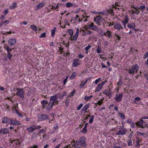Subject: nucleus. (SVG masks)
<instances>
[{"label":"nucleus","mask_w":148,"mask_h":148,"mask_svg":"<svg viewBox=\"0 0 148 148\" xmlns=\"http://www.w3.org/2000/svg\"><path fill=\"white\" fill-rule=\"evenodd\" d=\"M109 25L111 26H113L114 28L116 29L117 30H120L123 29V28L121 24L118 22H113V23H110Z\"/></svg>","instance_id":"3"},{"label":"nucleus","mask_w":148,"mask_h":148,"mask_svg":"<svg viewBox=\"0 0 148 148\" xmlns=\"http://www.w3.org/2000/svg\"><path fill=\"white\" fill-rule=\"evenodd\" d=\"M68 31L70 36H72L73 34V30L71 29H69L68 30Z\"/></svg>","instance_id":"44"},{"label":"nucleus","mask_w":148,"mask_h":148,"mask_svg":"<svg viewBox=\"0 0 148 148\" xmlns=\"http://www.w3.org/2000/svg\"><path fill=\"white\" fill-rule=\"evenodd\" d=\"M38 146L36 145H34L30 147L29 148H37Z\"/></svg>","instance_id":"64"},{"label":"nucleus","mask_w":148,"mask_h":148,"mask_svg":"<svg viewBox=\"0 0 148 148\" xmlns=\"http://www.w3.org/2000/svg\"><path fill=\"white\" fill-rule=\"evenodd\" d=\"M103 103V100L102 99L101 100L98 101V104L100 106Z\"/></svg>","instance_id":"53"},{"label":"nucleus","mask_w":148,"mask_h":148,"mask_svg":"<svg viewBox=\"0 0 148 148\" xmlns=\"http://www.w3.org/2000/svg\"><path fill=\"white\" fill-rule=\"evenodd\" d=\"M127 27L129 28L133 29L135 27V23H128L127 24Z\"/></svg>","instance_id":"23"},{"label":"nucleus","mask_w":148,"mask_h":148,"mask_svg":"<svg viewBox=\"0 0 148 148\" xmlns=\"http://www.w3.org/2000/svg\"><path fill=\"white\" fill-rule=\"evenodd\" d=\"M74 5L73 4L70 2L67 3L66 4V6L68 8H69L70 7H72Z\"/></svg>","instance_id":"37"},{"label":"nucleus","mask_w":148,"mask_h":148,"mask_svg":"<svg viewBox=\"0 0 148 148\" xmlns=\"http://www.w3.org/2000/svg\"><path fill=\"white\" fill-rule=\"evenodd\" d=\"M84 56L82 54H79L78 55V57L79 58L82 59L83 58Z\"/></svg>","instance_id":"56"},{"label":"nucleus","mask_w":148,"mask_h":148,"mask_svg":"<svg viewBox=\"0 0 148 148\" xmlns=\"http://www.w3.org/2000/svg\"><path fill=\"white\" fill-rule=\"evenodd\" d=\"M83 104L82 103L80 104L77 107V109L78 110H80L82 107L83 106Z\"/></svg>","instance_id":"48"},{"label":"nucleus","mask_w":148,"mask_h":148,"mask_svg":"<svg viewBox=\"0 0 148 148\" xmlns=\"http://www.w3.org/2000/svg\"><path fill=\"white\" fill-rule=\"evenodd\" d=\"M132 13L133 14H136L138 15L140 13V11L137 10H132Z\"/></svg>","instance_id":"32"},{"label":"nucleus","mask_w":148,"mask_h":148,"mask_svg":"<svg viewBox=\"0 0 148 148\" xmlns=\"http://www.w3.org/2000/svg\"><path fill=\"white\" fill-rule=\"evenodd\" d=\"M76 32L75 35L73 37V40L74 41H76L77 39V38L79 35V32H80L82 31V29L80 28V30L78 28L76 29Z\"/></svg>","instance_id":"10"},{"label":"nucleus","mask_w":148,"mask_h":148,"mask_svg":"<svg viewBox=\"0 0 148 148\" xmlns=\"http://www.w3.org/2000/svg\"><path fill=\"white\" fill-rule=\"evenodd\" d=\"M140 140L139 138H137L136 140V146L137 147H139L140 146Z\"/></svg>","instance_id":"39"},{"label":"nucleus","mask_w":148,"mask_h":148,"mask_svg":"<svg viewBox=\"0 0 148 148\" xmlns=\"http://www.w3.org/2000/svg\"><path fill=\"white\" fill-rule=\"evenodd\" d=\"M90 104L89 103H88L86 105L84 106V107L82 108V110L83 111H86V110L89 108Z\"/></svg>","instance_id":"28"},{"label":"nucleus","mask_w":148,"mask_h":148,"mask_svg":"<svg viewBox=\"0 0 148 148\" xmlns=\"http://www.w3.org/2000/svg\"><path fill=\"white\" fill-rule=\"evenodd\" d=\"M92 47V46L91 45H88V46L87 47H85V49L86 51H88V49H89L90 48H91Z\"/></svg>","instance_id":"49"},{"label":"nucleus","mask_w":148,"mask_h":148,"mask_svg":"<svg viewBox=\"0 0 148 148\" xmlns=\"http://www.w3.org/2000/svg\"><path fill=\"white\" fill-rule=\"evenodd\" d=\"M46 35V33L45 32H44L42 34L40 35L39 36L40 38H42L45 37Z\"/></svg>","instance_id":"55"},{"label":"nucleus","mask_w":148,"mask_h":148,"mask_svg":"<svg viewBox=\"0 0 148 148\" xmlns=\"http://www.w3.org/2000/svg\"><path fill=\"white\" fill-rule=\"evenodd\" d=\"M56 29V27H55L51 31V35L53 37L55 35Z\"/></svg>","instance_id":"38"},{"label":"nucleus","mask_w":148,"mask_h":148,"mask_svg":"<svg viewBox=\"0 0 148 148\" xmlns=\"http://www.w3.org/2000/svg\"><path fill=\"white\" fill-rule=\"evenodd\" d=\"M94 119V116L92 115L90 117V120L89 121V123H92L93 121V119Z\"/></svg>","instance_id":"43"},{"label":"nucleus","mask_w":148,"mask_h":148,"mask_svg":"<svg viewBox=\"0 0 148 148\" xmlns=\"http://www.w3.org/2000/svg\"><path fill=\"white\" fill-rule=\"evenodd\" d=\"M79 59H74L73 62L72 66L73 67L77 66L79 65Z\"/></svg>","instance_id":"21"},{"label":"nucleus","mask_w":148,"mask_h":148,"mask_svg":"<svg viewBox=\"0 0 148 148\" xmlns=\"http://www.w3.org/2000/svg\"><path fill=\"white\" fill-rule=\"evenodd\" d=\"M148 56V52H147L144 55V58L145 59Z\"/></svg>","instance_id":"61"},{"label":"nucleus","mask_w":148,"mask_h":148,"mask_svg":"<svg viewBox=\"0 0 148 148\" xmlns=\"http://www.w3.org/2000/svg\"><path fill=\"white\" fill-rule=\"evenodd\" d=\"M4 48L7 50V53H8V52H10V51H12V49L10 48L8 46H7L6 47H5Z\"/></svg>","instance_id":"41"},{"label":"nucleus","mask_w":148,"mask_h":148,"mask_svg":"<svg viewBox=\"0 0 148 148\" xmlns=\"http://www.w3.org/2000/svg\"><path fill=\"white\" fill-rule=\"evenodd\" d=\"M118 5V3L117 2L115 3L114 5H113L112 6L113 8H117V7L116 6Z\"/></svg>","instance_id":"58"},{"label":"nucleus","mask_w":148,"mask_h":148,"mask_svg":"<svg viewBox=\"0 0 148 148\" xmlns=\"http://www.w3.org/2000/svg\"><path fill=\"white\" fill-rule=\"evenodd\" d=\"M112 32L109 31H107L106 32L100 34L101 36H103L105 35L109 38L112 37V34H111Z\"/></svg>","instance_id":"19"},{"label":"nucleus","mask_w":148,"mask_h":148,"mask_svg":"<svg viewBox=\"0 0 148 148\" xmlns=\"http://www.w3.org/2000/svg\"><path fill=\"white\" fill-rule=\"evenodd\" d=\"M48 118V116L47 115H42L39 117V119L40 121H42Z\"/></svg>","instance_id":"22"},{"label":"nucleus","mask_w":148,"mask_h":148,"mask_svg":"<svg viewBox=\"0 0 148 148\" xmlns=\"http://www.w3.org/2000/svg\"><path fill=\"white\" fill-rule=\"evenodd\" d=\"M130 20L128 16L127 15H125L124 17L123 18V21H121V22L124 26V28H126V25L128 23V22Z\"/></svg>","instance_id":"5"},{"label":"nucleus","mask_w":148,"mask_h":148,"mask_svg":"<svg viewBox=\"0 0 148 148\" xmlns=\"http://www.w3.org/2000/svg\"><path fill=\"white\" fill-rule=\"evenodd\" d=\"M118 114L120 116L122 119H125V117L124 114L120 112H118Z\"/></svg>","instance_id":"34"},{"label":"nucleus","mask_w":148,"mask_h":148,"mask_svg":"<svg viewBox=\"0 0 148 148\" xmlns=\"http://www.w3.org/2000/svg\"><path fill=\"white\" fill-rule=\"evenodd\" d=\"M138 134L139 135L142 136H144L145 135V133H140V132H138Z\"/></svg>","instance_id":"62"},{"label":"nucleus","mask_w":148,"mask_h":148,"mask_svg":"<svg viewBox=\"0 0 148 148\" xmlns=\"http://www.w3.org/2000/svg\"><path fill=\"white\" fill-rule=\"evenodd\" d=\"M57 95H54L51 97L50 99V102L46 107V109L48 110H50L53 107V105L58 104V101L57 100Z\"/></svg>","instance_id":"2"},{"label":"nucleus","mask_w":148,"mask_h":148,"mask_svg":"<svg viewBox=\"0 0 148 148\" xmlns=\"http://www.w3.org/2000/svg\"><path fill=\"white\" fill-rule=\"evenodd\" d=\"M87 82V80H86L85 81H82L81 83L80 84V88H82L84 87L86 83Z\"/></svg>","instance_id":"31"},{"label":"nucleus","mask_w":148,"mask_h":148,"mask_svg":"<svg viewBox=\"0 0 148 148\" xmlns=\"http://www.w3.org/2000/svg\"><path fill=\"white\" fill-rule=\"evenodd\" d=\"M20 124V123L18 121L15 120L11 119L10 124L13 125H18Z\"/></svg>","instance_id":"18"},{"label":"nucleus","mask_w":148,"mask_h":148,"mask_svg":"<svg viewBox=\"0 0 148 148\" xmlns=\"http://www.w3.org/2000/svg\"><path fill=\"white\" fill-rule=\"evenodd\" d=\"M123 97L122 94H117L116 95L115 99L117 102H120L122 99Z\"/></svg>","instance_id":"13"},{"label":"nucleus","mask_w":148,"mask_h":148,"mask_svg":"<svg viewBox=\"0 0 148 148\" xmlns=\"http://www.w3.org/2000/svg\"><path fill=\"white\" fill-rule=\"evenodd\" d=\"M75 92V90H73V91L72 92H71L69 94V95H68V97H71L72 96H73V95Z\"/></svg>","instance_id":"42"},{"label":"nucleus","mask_w":148,"mask_h":148,"mask_svg":"<svg viewBox=\"0 0 148 148\" xmlns=\"http://www.w3.org/2000/svg\"><path fill=\"white\" fill-rule=\"evenodd\" d=\"M103 21V19L100 16H97L94 18V21L98 25H100L99 23H101Z\"/></svg>","instance_id":"7"},{"label":"nucleus","mask_w":148,"mask_h":148,"mask_svg":"<svg viewBox=\"0 0 148 148\" xmlns=\"http://www.w3.org/2000/svg\"><path fill=\"white\" fill-rule=\"evenodd\" d=\"M45 5V4L43 2L40 3L36 8V10H38L40 8L43 7Z\"/></svg>","instance_id":"24"},{"label":"nucleus","mask_w":148,"mask_h":148,"mask_svg":"<svg viewBox=\"0 0 148 148\" xmlns=\"http://www.w3.org/2000/svg\"><path fill=\"white\" fill-rule=\"evenodd\" d=\"M10 121L11 119L7 117H4L2 119V122L3 123L10 124Z\"/></svg>","instance_id":"17"},{"label":"nucleus","mask_w":148,"mask_h":148,"mask_svg":"<svg viewBox=\"0 0 148 148\" xmlns=\"http://www.w3.org/2000/svg\"><path fill=\"white\" fill-rule=\"evenodd\" d=\"M145 5H140L139 9L140 10L142 11H143V10L145 9Z\"/></svg>","instance_id":"40"},{"label":"nucleus","mask_w":148,"mask_h":148,"mask_svg":"<svg viewBox=\"0 0 148 148\" xmlns=\"http://www.w3.org/2000/svg\"><path fill=\"white\" fill-rule=\"evenodd\" d=\"M138 68V65L136 64L129 69V73H134L135 72H136Z\"/></svg>","instance_id":"6"},{"label":"nucleus","mask_w":148,"mask_h":148,"mask_svg":"<svg viewBox=\"0 0 148 148\" xmlns=\"http://www.w3.org/2000/svg\"><path fill=\"white\" fill-rule=\"evenodd\" d=\"M7 53L8 58L9 59H10L12 56V55L10 54V52H8V53Z\"/></svg>","instance_id":"51"},{"label":"nucleus","mask_w":148,"mask_h":148,"mask_svg":"<svg viewBox=\"0 0 148 148\" xmlns=\"http://www.w3.org/2000/svg\"><path fill=\"white\" fill-rule=\"evenodd\" d=\"M76 76V73L75 72H73L70 77L71 79H74Z\"/></svg>","instance_id":"30"},{"label":"nucleus","mask_w":148,"mask_h":148,"mask_svg":"<svg viewBox=\"0 0 148 148\" xmlns=\"http://www.w3.org/2000/svg\"><path fill=\"white\" fill-rule=\"evenodd\" d=\"M106 81L102 82L100 84H98L96 87V90L97 92L99 91L102 88L103 86L106 82Z\"/></svg>","instance_id":"14"},{"label":"nucleus","mask_w":148,"mask_h":148,"mask_svg":"<svg viewBox=\"0 0 148 148\" xmlns=\"http://www.w3.org/2000/svg\"><path fill=\"white\" fill-rule=\"evenodd\" d=\"M82 29V31L84 32V33L82 34L83 36L86 34L90 35V34L91 32L90 31L88 30V29H91L96 31L99 30L97 26L95 25L93 23H90L86 26H85Z\"/></svg>","instance_id":"1"},{"label":"nucleus","mask_w":148,"mask_h":148,"mask_svg":"<svg viewBox=\"0 0 148 148\" xmlns=\"http://www.w3.org/2000/svg\"><path fill=\"white\" fill-rule=\"evenodd\" d=\"M115 144L117 145L121 146L122 144V142L120 140H117L115 143Z\"/></svg>","instance_id":"35"},{"label":"nucleus","mask_w":148,"mask_h":148,"mask_svg":"<svg viewBox=\"0 0 148 148\" xmlns=\"http://www.w3.org/2000/svg\"><path fill=\"white\" fill-rule=\"evenodd\" d=\"M102 49L101 47L99 46H98L97 47V53H101Z\"/></svg>","instance_id":"33"},{"label":"nucleus","mask_w":148,"mask_h":148,"mask_svg":"<svg viewBox=\"0 0 148 148\" xmlns=\"http://www.w3.org/2000/svg\"><path fill=\"white\" fill-rule=\"evenodd\" d=\"M59 7L58 4H57L55 6H52L51 9H56V8H58Z\"/></svg>","instance_id":"52"},{"label":"nucleus","mask_w":148,"mask_h":148,"mask_svg":"<svg viewBox=\"0 0 148 148\" xmlns=\"http://www.w3.org/2000/svg\"><path fill=\"white\" fill-rule=\"evenodd\" d=\"M16 6L17 5L16 3H13L12 6L10 7V8L11 10H13L16 7Z\"/></svg>","instance_id":"36"},{"label":"nucleus","mask_w":148,"mask_h":148,"mask_svg":"<svg viewBox=\"0 0 148 148\" xmlns=\"http://www.w3.org/2000/svg\"><path fill=\"white\" fill-rule=\"evenodd\" d=\"M48 101L46 100H43L41 101V104H42L43 108H44L46 107V104L47 103Z\"/></svg>","instance_id":"26"},{"label":"nucleus","mask_w":148,"mask_h":148,"mask_svg":"<svg viewBox=\"0 0 148 148\" xmlns=\"http://www.w3.org/2000/svg\"><path fill=\"white\" fill-rule=\"evenodd\" d=\"M126 130L124 128L120 129L119 131L116 133L117 135H122L125 134L126 132Z\"/></svg>","instance_id":"12"},{"label":"nucleus","mask_w":148,"mask_h":148,"mask_svg":"<svg viewBox=\"0 0 148 148\" xmlns=\"http://www.w3.org/2000/svg\"><path fill=\"white\" fill-rule=\"evenodd\" d=\"M45 132V130L44 129H41L40 130L38 133V134H40L42 133H44Z\"/></svg>","instance_id":"57"},{"label":"nucleus","mask_w":148,"mask_h":148,"mask_svg":"<svg viewBox=\"0 0 148 148\" xmlns=\"http://www.w3.org/2000/svg\"><path fill=\"white\" fill-rule=\"evenodd\" d=\"M16 40L14 38L10 39L9 40L8 42L10 46H12L14 45L16 42Z\"/></svg>","instance_id":"15"},{"label":"nucleus","mask_w":148,"mask_h":148,"mask_svg":"<svg viewBox=\"0 0 148 148\" xmlns=\"http://www.w3.org/2000/svg\"><path fill=\"white\" fill-rule=\"evenodd\" d=\"M41 127L39 125L35 126V125H33L32 126L27 128L26 130L28 132L31 133L33 132L35 130L39 129Z\"/></svg>","instance_id":"4"},{"label":"nucleus","mask_w":148,"mask_h":148,"mask_svg":"<svg viewBox=\"0 0 148 148\" xmlns=\"http://www.w3.org/2000/svg\"><path fill=\"white\" fill-rule=\"evenodd\" d=\"M79 144L81 146L85 147L86 145V138L82 136L79 139Z\"/></svg>","instance_id":"11"},{"label":"nucleus","mask_w":148,"mask_h":148,"mask_svg":"<svg viewBox=\"0 0 148 148\" xmlns=\"http://www.w3.org/2000/svg\"><path fill=\"white\" fill-rule=\"evenodd\" d=\"M88 17L87 16H84V15H82V17L81 18H79V21H82L83 19H84V21H86V19L88 18Z\"/></svg>","instance_id":"25"},{"label":"nucleus","mask_w":148,"mask_h":148,"mask_svg":"<svg viewBox=\"0 0 148 148\" xmlns=\"http://www.w3.org/2000/svg\"><path fill=\"white\" fill-rule=\"evenodd\" d=\"M30 28L35 32H37L38 30V29H37L36 26L35 25H31L30 26Z\"/></svg>","instance_id":"29"},{"label":"nucleus","mask_w":148,"mask_h":148,"mask_svg":"<svg viewBox=\"0 0 148 148\" xmlns=\"http://www.w3.org/2000/svg\"><path fill=\"white\" fill-rule=\"evenodd\" d=\"M9 133V130L5 128H1L0 130V133L2 134H5Z\"/></svg>","instance_id":"16"},{"label":"nucleus","mask_w":148,"mask_h":148,"mask_svg":"<svg viewBox=\"0 0 148 148\" xmlns=\"http://www.w3.org/2000/svg\"><path fill=\"white\" fill-rule=\"evenodd\" d=\"M114 146L113 147L114 148H121V146L117 145H115L114 144Z\"/></svg>","instance_id":"59"},{"label":"nucleus","mask_w":148,"mask_h":148,"mask_svg":"<svg viewBox=\"0 0 148 148\" xmlns=\"http://www.w3.org/2000/svg\"><path fill=\"white\" fill-rule=\"evenodd\" d=\"M127 142V145L129 146H130L132 145V141L131 140H128Z\"/></svg>","instance_id":"46"},{"label":"nucleus","mask_w":148,"mask_h":148,"mask_svg":"<svg viewBox=\"0 0 148 148\" xmlns=\"http://www.w3.org/2000/svg\"><path fill=\"white\" fill-rule=\"evenodd\" d=\"M10 144L11 146L16 147V146H18L21 144V143L18 140L16 139L11 141Z\"/></svg>","instance_id":"9"},{"label":"nucleus","mask_w":148,"mask_h":148,"mask_svg":"<svg viewBox=\"0 0 148 148\" xmlns=\"http://www.w3.org/2000/svg\"><path fill=\"white\" fill-rule=\"evenodd\" d=\"M92 97L93 95H90L89 96H86L84 97V99L85 101H88L90 100L91 98H92Z\"/></svg>","instance_id":"27"},{"label":"nucleus","mask_w":148,"mask_h":148,"mask_svg":"<svg viewBox=\"0 0 148 148\" xmlns=\"http://www.w3.org/2000/svg\"><path fill=\"white\" fill-rule=\"evenodd\" d=\"M69 77V76H66V77L65 79L63 80V84L64 85H65L66 84V82H67V79Z\"/></svg>","instance_id":"45"},{"label":"nucleus","mask_w":148,"mask_h":148,"mask_svg":"<svg viewBox=\"0 0 148 148\" xmlns=\"http://www.w3.org/2000/svg\"><path fill=\"white\" fill-rule=\"evenodd\" d=\"M58 128V125L57 124L55 125L53 127V129L55 130H56Z\"/></svg>","instance_id":"63"},{"label":"nucleus","mask_w":148,"mask_h":148,"mask_svg":"<svg viewBox=\"0 0 148 148\" xmlns=\"http://www.w3.org/2000/svg\"><path fill=\"white\" fill-rule=\"evenodd\" d=\"M16 94L17 95L20 97L22 98H23L24 97L25 92L21 88L17 89V92Z\"/></svg>","instance_id":"8"},{"label":"nucleus","mask_w":148,"mask_h":148,"mask_svg":"<svg viewBox=\"0 0 148 148\" xmlns=\"http://www.w3.org/2000/svg\"><path fill=\"white\" fill-rule=\"evenodd\" d=\"M87 128L84 127L82 130V132L83 133H86L87 132Z\"/></svg>","instance_id":"54"},{"label":"nucleus","mask_w":148,"mask_h":148,"mask_svg":"<svg viewBox=\"0 0 148 148\" xmlns=\"http://www.w3.org/2000/svg\"><path fill=\"white\" fill-rule=\"evenodd\" d=\"M144 121L142 120H140L139 121L136 122L135 124L138 127L143 128V123Z\"/></svg>","instance_id":"20"},{"label":"nucleus","mask_w":148,"mask_h":148,"mask_svg":"<svg viewBox=\"0 0 148 148\" xmlns=\"http://www.w3.org/2000/svg\"><path fill=\"white\" fill-rule=\"evenodd\" d=\"M112 95V93L111 92V91L110 90L108 92V93L107 95L109 97V98H110L111 97Z\"/></svg>","instance_id":"47"},{"label":"nucleus","mask_w":148,"mask_h":148,"mask_svg":"<svg viewBox=\"0 0 148 148\" xmlns=\"http://www.w3.org/2000/svg\"><path fill=\"white\" fill-rule=\"evenodd\" d=\"M140 97H136L135 98V102H136V101H139L140 100Z\"/></svg>","instance_id":"60"},{"label":"nucleus","mask_w":148,"mask_h":148,"mask_svg":"<svg viewBox=\"0 0 148 148\" xmlns=\"http://www.w3.org/2000/svg\"><path fill=\"white\" fill-rule=\"evenodd\" d=\"M36 136V133H34L32 134V136H31V138L32 139L34 138Z\"/></svg>","instance_id":"50"}]
</instances>
